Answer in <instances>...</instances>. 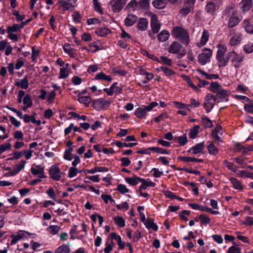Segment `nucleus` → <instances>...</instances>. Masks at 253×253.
Wrapping results in <instances>:
<instances>
[{
  "label": "nucleus",
  "instance_id": "f257e3e1",
  "mask_svg": "<svg viewBox=\"0 0 253 253\" xmlns=\"http://www.w3.org/2000/svg\"><path fill=\"white\" fill-rule=\"evenodd\" d=\"M217 50L216 52V58L218 61L219 67H225L229 62L228 55L230 53V51L228 52L226 55L227 51V46L223 44H218L217 45Z\"/></svg>",
  "mask_w": 253,
  "mask_h": 253
},
{
  "label": "nucleus",
  "instance_id": "f03ea898",
  "mask_svg": "<svg viewBox=\"0 0 253 253\" xmlns=\"http://www.w3.org/2000/svg\"><path fill=\"white\" fill-rule=\"evenodd\" d=\"M171 34L173 37L179 40L182 43L187 45L190 42L189 34L184 28L176 26L174 27L172 31Z\"/></svg>",
  "mask_w": 253,
  "mask_h": 253
},
{
  "label": "nucleus",
  "instance_id": "7ed1b4c3",
  "mask_svg": "<svg viewBox=\"0 0 253 253\" xmlns=\"http://www.w3.org/2000/svg\"><path fill=\"white\" fill-rule=\"evenodd\" d=\"M157 102H152L148 106L143 105L135 109L134 115L140 119L145 118L148 112L151 111L153 108L158 106Z\"/></svg>",
  "mask_w": 253,
  "mask_h": 253
},
{
  "label": "nucleus",
  "instance_id": "20e7f679",
  "mask_svg": "<svg viewBox=\"0 0 253 253\" xmlns=\"http://www.w3.org/2000/svg\"><path fill=\"white\" fill-rule=\"evenodd\" d=\"M212 55V50L209 48L205 47L198 56V62L201 65H205L210 62Z\"/></svg>",
  "mask_w": 253,
  "mask_h": 253
},
{
  "label": "nucleus",
  "instance_id": "39448f33",
  "mask_svg": "<svg viewBox=\"0 0 253 253\" xmlns=\"http://www.w3.org/2000/svg\"><path fill=\"white\" fill-rule=\"evenodd\" d=\"M229 61L230 60L232 66L236 69L239 68L244 60V56L243 54H238L234 51H230L228 55Z\"/></svg>",
  "mask_w": 253,
  "mask_h": 253
},
{
  "label": "nucleus",
  "instance_id": "423d86ee",
  "mask_svg": "<svg viewBox=\"0 0 253 253\" xmlns=\"http://www.w3.org/2000/svg\"><path fill=\"white\" fill-rule=\"evenodd\" d=\"M111 104V102L103 98H99L92 101L93 108L97 111L105 110L108 108Z\"/></svg>",
  "mask_w": 253,
  "mask_h": 253
},
{
  "label": "nucleus",
  "instance_id": "0eeeda50",
  "mask_svg": "<svg viewBox=\"0 0 253 253\" xmlns=\"http://www.w3.org/2000/svg\"><path fill=\"white\" fill-rule=\"evenodd\" d=\"M214 96L211 93H208L204 99L203 107L207 112H210L214 107L216 102Z\"/></svg>",
  "mask_w": 253,
  "mask_h": 253
},
{
  "label": "nucleus",
  "instance_id": "6e6552de",
  "mask_svg": "<svg viewBox=\"0 0 253 253\" xmlns=\"http://www.w3.org/2000/svg\"><path fill=\"white\" fill-rule=\"evenodd\" d=\"M49 177L55 181H59L64 174L55 165H52L49 169Z\"/></svg>",
  "mask_w": 253,
  "mask_h": 253
},
{
  "label": "nucleus",
  "instance_id": "1a4fd4ad",
  "mask_svg": "<svg viewBox=\"0 0 253 253\" xmlns=\"http://www.w3.org/2000/svg\"><path fill=\"white\" fill-rule=\"evenodd\" d=\"M30 235V233L28 232L19 230L16 234H12L10 236L11 240L10 242V245L12 246L16 244L18 242L23 240L25 238H27Z\"/></svg>",
  "mask_w": 253,
  "mask_h": 253
},
{
  "label": "nucleus",
  "instance_id": "9d476101",
  "mask_svg": "<svg viewBox=\"0 0 253 253\" xmlns=\"http://www.w3.org/2000/svg\"><path fill=\"white\" fill-rule=\"evenodd\" d=\"M196 0H184L182 7L179 12L183 16L187 15L194 8Z\"/></svg>",
  "mask_w": 253,
  "mask_h": 253
},
{
  "label": "nucleus",
  "instance_id": "9b49d317",
  "mask_svg": "<svg viewBox=\"0 0 253 253\" xmlns=\"http://www.w3.org/2000/svg\"><path fill=\"white\" fill-rule=\"evenodd\" d=\"M126 3V0H111L109 4L114 12L120 11Z\"/></svg>",
  "mask_w": 253,
  "mask_h": 253
},
{
  "label": "nucleus",
  "instance_id": "f8f14e48",
  "mask_svg": "<svg viewBox=\"0 0 253 253\" xmlns=\"http://www.w3.org/2000/svg\"><path fill=\"white\" fill-rule=\"evenodd\" d=\"M229 95L230 92L229 91L222 88L216 93L214 97L217 102H227L228 101Z\"/></svg>",
  "mask_w": 253,
  "mask_h": 253
},
{
  "label": "nucleus",
  "instance_id": "ddd939ff",
  "mask_svg": "<svg viewBox=\"0 0 253 253\" xmlns=\"http://www.w3.org/2000/svg\"><path fill=\"white\" fill-rule=\"evenodd\" d=\"M26 162L21 160L18 163L16 164L13 167V169L9 170V174L11 176H14L18 173L22 169H24Z\"/></svg>",
  "mask_w": 253,
  "mask_h": 253
},
{
  "label": "nucleus",
  "instance_id": "4468645a",
  "mask_svg": "<svg viewBox=\"0 0 253 253\" xmlns=\"http://www.w3.org/2000/svg\"><path fill=\"white\" fill-rule=\"evenodd\" d=\"M31 172L34 175L38 176L40 178L46 177L44 175V168L41 167L40 165H36L35 167H32Z\"/></svg>",
  "mask_w": 253,
  "mask_h": 253
},
{
  "label": "nucleus",
  "instance_id": "2eb2a0df",
  "mask_svg": "<svg viewBox=\"0 0 253 253\" xmlns=\"http://www.w3.org/2000/svg\"><path fill=\"white\" fill-rule=\"evenodd\" d=\"M151 26L154 34L157 33L160 29L161 25L156 15L153 14L151 18Z\"/></svg>",
  "mask_w": 253,
  "mask_h": 253
},
{
  "label": "nucleus",
  "instance_id": "dca6fc26",
  "mask_svg": "<svg viewBox=\"0 0 253 253\" xmlns=\"http://www.w3.org/2000/svg\"><path fill=\"white\" fill-rule=\"evenodd\" d=\"M209 32L206 30H204L200 40L196 43L197 46L199 47H202L206 45L209 39Z\"/></svg>",
  "mask_w": 253,
  "mask_h": 253
},
{
  "label": "nucleus",
  "instance_id": "f3484780",
  "mask_svg": "<svg viewBox=\"0 0 253 253\" xmlns=\"http://www.w3.org/2000/svg\"><path fill=\"white\" fill-rule=\"evenodd\" d=\"M216 0H210L205 6V10L207 13L211 15H213L216 7L215 1Z\"/></svg>",
  "mask_w": 253,
  "mask_h": 253
},
{
  "label": "nucleus",
  "instance_id": "a211bd4d",
  "mask_svg": "<svg viewBox=\"0 0 253 253\" xmlns=\"http://www.w3.org/2000/svg\"><path fill=\"white\" fill-rule=\"evenodd\" d=\"M204 142H200L196 144L195 146L189 149L188 150V152H192V154L193 155H198L202 153L204 149Z\"/></svg>",
  "mask_w": 253,
  "mask_h": 253
},
{
  "label": "nucleus",
  "instance_id": "6ab92c4d",
  "mask_svg": "<svg viewBox=\"0 0 253 253\" xmlns=\"http://www.w3.org/2000/svg\"><path fill=\"white\" fill-rule=\"evenodd\" d=\"M230 10L231 11V15L229 18L228 24V26L233 27L239 23L240 20L232 9H230Z\"/></svg>",
  "mask_w": 253,
  "mask_h": 253
},
{
  "label": "nucleus",
  "instance_id": "aec40b11",
  "mask_svg": "<svg viewBox=\"0 0 253 253\" xmlns=\"http://www.w3.org/2000/svg\"><path fill=\"white\" fill-rule=\"evenodd\" d=\"M61 8L64 11H72L74 8V5L71 2H68L66 0H60L58 1Z\"/></svg>",
  "mask_w": 253,
  "mask_h": 253
},
{
  "label": "nucleus",
  "instance_id": "412c9836",
  "mask_svg": "<svg viewBox=\"0 0 253 253\" xmlns=\"http://www.w3.org/2000/svg\"><path fill=\"white\" fill-rule=\"evenodd\" d=\"M239 5L242 11L245 12L249 11L252 7V0H242Z\"/></svg>",
  "mask_w": 253,
  "mask_h": 253
},
{
  "label": "nucleus",
  "instance_id": "4be33fe9",
  "mask_svg": "<svg viewBox=\"0 0 253 253\" xmlns=\"http://www.w3.org/2000/svg\"><path fill=\"white\" fill-rule=\"evenodd\" d=\"M94 80L111 82L113 80V79L111 76L107 75L104 72H100L96 74Z\"/></svg>",
  "mask_w": 253,
  "mask_h": 253
},
{
  "label": "nucleus",
  "instance_id": "5701e85b",
  "mask_svg": "<svg viewBox=\"0 0 253 253\" xmlns=\"http://www.w3.org/2000/svg\"><path fill=\"white\" fill-rule=\"evenodd\" d=\"M181 45L177 42H173L169 47L168 51L172 54H177L180 50Z\"/></svg>",
  "mask_w": 253,
  "mask_h": 253
},
{
  "label": "nucleus",
  "instance_id": "b1692460",
  "mask_svg": "<svg viewBox=\"0 0 253 253\" xmlns=\"http://www.w3.org/2000/svg\"><path fill=\"white\" fill-rule=\"evenodd\" d=\"M15 85L24 89H27L29 87V82L27 77H25L21 80H17V81L15 82Z\"/></svg>",
  "mask_w": 253,
  "mask_h": 253
},
{
  "label": "nucleus",
  "instance_id": "393cba45",
  "mask_svg": "<svg viewBox=\"0 0 253 253\" xmlns=\"http://www.w3.org/2000/svg\"><path fill=\"white\" fill-rule=\"evenodd\" d=\"M140 182L142 183L139 188V191H141L142 189H146L147 187H154L155 186L156 184L152 181H147L146 179L140 178Z\"/></svg>",
  "mask_w": 253,
  "mask_h": 253
},
{
  "label": "nucleus",
  "instance_id": "a878e982",
  "mask_svg": "<svg viewBox=\"0 0 253 253\" xmlns=\"http://www.w3.org/2000/svg\"><path fill=\"white\" fill-rule=\"evenodd\" d=\"M241 41V35L240 33L234 34L229 41V44L231 46H235L240 43Z\"/></svg>",
  "mask_w": 253,
  "mask_h": 253
},
{
  "label": "nucleus",
  "instance_id": "bb28decb",
  "mask_svg": "<svg viewBox=\"0 0 253 253\" xmlns=\"http://www.w3.org/2000/svg\"><path fill=\"white\" fill-rule=\"evenodd\" d=\"M63 50L65 53H67L72 58L75 57L77 55L75 50L68 43H66L64 45Z\"/></svg>",
  "mask_w": 253,
  "mask_h": 253
},
{
  "label": "nucleus",
  "instance_id": "cd10ccee",
  "mask_svg": "<svg viewBox=\"0 0 253 253\" xmlns=\"http://www.w3.org/2000/svg\"><path fill=\"white\" fill-rule=\"evenodd\" d=\"M148 21L146 18H140L137 23V26L139 30L145 31L147 29Z\"/></svg>",
  "mask_w": 253,
  "mask_h": 253
},
{
  "label": "nucleus",
  "instance_id": "c85d7f7f",
  "mask_svg": "<svg viewBox=\"0 0 253 253\" xmlns=\"http://www.w3.org/2000/svg\"><path fill=\"white\" fill-rule=\"evenodd\" d=\"M229 180L234 189L239 191H242L243 189V185L237 178L231 177Z\"/></svg>",
  "mask_w": 253,
  "mask_h": 253
},
{
  "label": "nucleus",
  "instance_id": "c756f323",
  "mask_svg": "<svg viewBox=\"0 0 253 253\" xmlns=\"http://www.w3.org/2000/svg\"><path fill=\"white\" fill-rule=\"evenodd\" d=\"M137 19V16L133 14H129L125 19V25L126 26H132Z\"/></svg>",
  "mask_w": 253,
  "mask_h": 253
},
{
  "label": "nucleus",
  "instance_id": "7c9ffc66",
  "mask_svg": "<svg viewBox=\"0 0 253 253\" xmlns=\"http://www.w3.org/2000/svg\"><path fill=\"white\" fill-rule=\"evenodd\" d=\"M153 5L156 8L163 9L164 8L167 4V0H154L152 2Z\"/></svg>",
  "mask_w": 253,
  "mask_h": 253
},
{
  "label": "nucleus",
  "instance_id": "2f4dec72",
  "mask_svg": "<svg viewBox=\"0 0 253 253\" xmlns=\"http://www.w3.org/2000/svg\"><path fill=\"white\" fill-rule=\"evenodd\" d=\"M113 220L115 224L119 227H124L126 225L125 219L121 216H114L113 217Z\"/></svg>",
  "mask_w": 253,
  "mask_h": 253
},
{
  "label": "nucleus",
  "instance_id": "473e14b6",
  "mask_svg": "<svg viewBox=\"0 0 253 253\" xmlns=\"http://www.w3.org/2000/svg\"><path fill=\"white\" fill-rule=\"evenodd\" d=\"M169 37V33L167 30H162L158 35V39L161 42H164Z\"/></svg>",
  "mask_w": 253,
  "mask_h": 253
},
{
  "label": "nucleus",
  "instance_id": "72a5a7b5",
  "mask_svg": "<svg viewBox=\"0 0 253 253\" xmlns=\"http://www.w3.org/2000/svg\"><path fill=\"white\" fill-rule=\"evenodd\" d=\"M243 26L245 31L249 33H253V23L248 20H245L243 23Z\"/></svg>",
  "mask_w": 253,
  "mask_h": 253
},
{
  "label": "nucleus",
  "instance_id": "f704fd0d",
  "mask_svg": "<svg viewBox=\"0 0 253 253\" xmlns=\"http://www.w3.org/2000/svg\"><path fill=\"white\" fill-rule=\"evenodd\" d=\"M140 177L137 176H134L132 177H126L125 178L126 182L132 186L137 185L140 182Z\"/></svg>",
  "mask_w": 253,
  "mask_h": 253
},
{
  "label": "nucleus",
  "instance_id": "c9c22d12",
  "mask_svg": "<svg viewBox=\"0 0 253 253\" xmlns=\"http://www.w3.org/2000/svg\"><path fill=\"white\" fill-rule=\"evenodd\" d=\"M207 149L210 155L216 156L218 153L217 148L212 142H210L209 144L207 146Z\"/></svg>",
  "mask_w": 253,
  "mask_h": 253
},
{
  "label": "nucleus",
  "instance_id": "e433bc0d",
  "mask_svg": "<svg viewBox=\"0 0 253 253\" xmlns=\"http://www.w3.org/2000/svg\"><path fill=\"white\" fill-rule=\"evenodd\" d=\"M70 251L69 245L64 244L58 247L55 253H69Z\"/></svg>",
  "mask_w": 253,
  "mask_h": 253
},
{
  "label": "nucleus",
  "instance_id": "4c0bfd02",
  "mask_svg": "<svg viewBox=\"0 0 253 253\" xmlns=\"http://www.w3.org/2000/svg\"><path fill=\"white\" fill-rule=\"evenodd\" d=\"M24 27V25L14 24L11 26H8L7 33H15L20 31Z\"/></svg>",
  "mask_w": 253,
  "mask_h": 253
},
{
  "label": "nucleus",
  "instance_id": "58836bf2",
  "mask_svg": "<svg viewBox=\"0 0 253 253\" xmlns=\"http://www.w3.org/2000/svg\"><path fill=\"white\" fill-rule=\"evenodd\" d=\"M95 33L100 37H105L110 33V30L106 27L97 29Z\"/></svg>",
  "mask_w": 253,
  "mask_h": 253
},
{
  "label": "nucleus",
  "instance_id": "ea45409f",
  "mask_svg": "<svg viewBox=\"0 0 253 253\" xmlns=\"http://www.w3.org/2000/svg\"><path fill=\"white\" fill-rule=\"evenodd\" d=\"M144 224L147 229H152L155 231H157L158 229V226L152 219H147V221Z\"/></svg>",
  "mask_w": 253,
  "mask_h": 253
},
{
  "label": "nucleus",
  "instance_id": "a19ab883",
  "mask_svg": "<svg viewBox=\"0 0 253 253\" xmlns=\"http://www.w3.org/2000/svg\"><path fill=\"white\" fill-rule=\"evenodd\" d=\"M78 100L82 104L88 106L91 102V98L89 96H79Z\"/></svg>",
  "mask_w": 253,
  "mask_h": 253
},
{
  "label": "nucleus",
  "instance_id": "79ce46f5",
  "mask_svg": "<svg viewBox=\"0 0 253 253\" xmlns=\"http://www.w3.org/2000/svg\"><path fill=\"white\" fill-rule=\"evenodd\" d=\"M222 89V88L217 83L212 82L211 84V85L210 86V90L213 93H217V92H219Z\"/></svg>",
  "mask_w": 253,
  "mask_h": 253
},
{
  "label": "nucleus",
  "instance_id": "37998d69",
  "mask_svg": "<svg viewBox=\"0 0 253 253\" xmlns=\"http://www.w3.org/2000/svg\"><path fill=\"white\" fill-rule=\"evenodd\" d=\"M60 230V227L58 225H50L47 228V231L51 235H54L57 234Z\"/></svg>",
  "mask_w": 253,
  "mask_h": 253
},
{
  "label": "nucleus",
  "instance_id": "c03bdc74",
  "mask_svg": "<svg viewBox=\"0 0 253 253\" xmlns=\"http://www.w3.org/2000/svg\"><path fill=\"white\" fill-rule=\"evenodd\" d=\"M160 69L167 76L171 77L175 74V73L174 71L167 67L161 66L160 67Z\"/></svg>",
  "mask_w": 253,
  "mask_h": 253
},
{
  "label": "nucleus",
  "instance_id": "a18cd8bd",
  "mask_svg": "<svg viewBox=\"0 0 253 253\" xmlns=\"http://www.w3.org/2000/svg\"><path fill=\"white\" fill-rule=\"evenodd\" d=\"M179 159L181 161H184V162H187V163L191 162H203V160L202 159H199L197 158L190 157L181 156V157H179Z\"/></svg>",
  "mask_w": 253,
  "mask_h": 253
},
{
  "label": "nucleus",
  "instance_id": "49530a36",
  "mask_svg": "<svg viewBox=\"0 0 253 253\" xmlns=\"http://www.w3.org/2000/svg\"><path fill=\"white\" fill-rule=\"evenodd\" d=\"M56 97V92L54 90H52L47 94L46 101L48 104H51L54 102Z\"/></svg>",
  "mask_w": 253,
  "mask_h": 253
},
{
  "label": "nucleus",
  "instance_id": "de8ad7c7",
  "mask_svg": "<svg viewBox=\"0 0 253 253\" xmlns=\"http://www.w3.org/2000/svg\"><path fill=\"white\" fill-rule=\"evenodd\" d=\"M116 190L122 194L129 192V190L126 187V185L123 184H119L116 188Z\"/></svg>",
  "mask_w": 253,
  "mask_h": 253
},
{
  "label": "nucleus",
  "instance_id": "09e8293b",
  "mask_svg": "<svg viewBox=\"0 0 253 253\" xmlns=\"http://www.w3.org/2000/svg\"><path fill=\"white\" fill-rule=\"evenodd\" d=\"M200 126H195L191 130L189 133L190 137L192 139L195 138L199 133Z\"/></svg>",
  "mask_w": 253,
  "mask_h": 253
},
{
  "label": "nucleus",
  "instance_id": "8fccbe9b",
  "mask_svg": "<svg viewBox=\"0 0 253 253\" xmlns=\"http://www.w3.org/2000/svg\"><path fill=\"white\" fill-rule=\"evenodd\" d=\"M69 76V70L67 68H61L60 69L59 79H65Z\"/></svg>",
  "mask_w": 253,
  "mask_h": 253
},
{
  "label": "nucleus",
  "instance_id": "3c124183",
  "mask_svg": "<svg viewBox=\"0 0 253 253\" xmlns=\"http://www.w3.org/2000/svg\"><path fill=\"white\" fill-rule=\"evenodd\" d=\"M243 50L246 53H251L253 52V42H249L244 45Z\"/></svg>",
  "mask_w": 253,
  "mask_h": 253
},
{
  "label": "nucleus",
  "instance_id": "603ef678",
  "mask_svg": "<svg viewBox=\"0 0 253 253\" xmlns=\"http://www.w3.org/2000/svg\"><path fill=\"white\" fill-rule=\"evenodd\" d=\"M78 169L76 167H70L68 172V177L72 178L76 176L78 174Z\"/></svg>",
  "mask_w": 253,
  "mask_h": 253
},
{
  "label": "nucleus",
  "instance_id": "864d4df0",
  "mask_svg": "<svg viewBox=\"0 0 253 253\" xmlns=\"http://www.w3.org/2000/svg\"><path fill=\"white\" fill-rule=\"evenodd\" d=\"M93 3L94 10L100 14H103V10L101 4L98 1V0H93Z\"/></svg>",
  "mask_w": 253,
  "mask_h": 253
},
{
  "label": "nucleus",
  "instance_id": "5fc2aeb1",
  "mask_svg": "<svg viewBox=\"0 0 253 253\" xmlns=\"http://www.w3.org/2000/svg\"><path fill=\"white\" fill-rule=\"evenodd\" d=\"M149 5V0H140L138 2V8L147 9Z\"/></svg>",
  "mask_w": 253,
  "mask_h": 253
},
{
  "label": "nucleus",
  "instance_id": "6e6d98bb",
  "mask_svg": "<svg viewBox=\"0 0 253 253\" xmlns=\"http://www.w3.org/2000/svg\"><path fill=\"white\" fill-rule=\"evenodd\" d=\"M149 149L160 154H169V153L166 149L160 148L158 147H149Z\"/></svg>",
  "mask_w": 253,
  "mask_h": 253
},
{
  "label": "nucleus",
  "instance_id": "4d7b16f0",
  "mask_svg": "<svg viewBox=\"0 0 253 253\" xmlns=\"http://www.w3.org/2000/svg\"><path fill=\"white\" fill-rule=\"evenodd\" d=\"M23 103L24 105H27V107H31L32 106V105L33 104V102H32V99L29 95L26 94L24 96V97L23 99Z\"/></svg>",
  "mask_w": 253,
  "mask_h": 253
},
{
  "label": "nucleus",
  "instance_id": "13d9d810",
  "mask_svg": "<svg viewBox=\"0 0 253 253\" xmlns=\"http://www.w3.org/2000/svg\"><path fill=\"white\" fill-rule=\"evenodd\" d=\"M169 115L167 112H164L156 117L154 120L156 122L159 123L169 118Z\"/></svg>",
  "mask_w": 253,
  "mask_h": 253
},
{
  "label": "nucleus",
  "instance_id": "bf43d9fd",
  "mask_svg": "<svg viewBox=\"0 0 253 253\" xmlns=\"http://www.w3.org/2000/svg\"><path fill=\"white\" fill-rule=\"evenodd\" d=\"M199 218L201 222L203 224H207L209 223L211 221L210 218L208 216L204 214H200Z\"/></svg>",
  "mask_w": 253,
  "mask_h": 253
},
{
  "label": "nucleus",
  "instance_id": "052dcab7",
  "mask_svg": "<svg viewBox=\"0 0 253 253\" xmlns=\"http://www.w3.org/2000/svg\"><path fill=\"white\" fill-rule=\"evenodd\" d=\"M13 137L17 140H23L24 134L21 130H16L13 133Z\"/></svg>",
  "mask_w": 253,
  "mask_h": 253
},
{
  "label": "nucleus",
  "instance_id": "680f3d73",
  "mask_svg": "<svg viewBox=\"0 0 253 253\" xmlns=\"http://www.w3.org/2000/svg\"><path fill=\"white\" fill-rule=\"evenodd\" d=\"M73 151V148H69L68 150H66L64 154V158L67 160L71 161L72 160V152Z\"/></svg>",
  "mask_w": 253,
  "mask_h": 253
},
{
  "label": "nucleus",
  "instance_id": "e2e57ef3",
  "mask_svg": "<svg viewBox=\"0 0 253 253\" xmlns=\"http://www.w3.org/2000/svg\"><path fill=\"white\" fill-rule=\"evenodd\" d=\"M32 60L34 62H36L40 54V51L39 49H36L34 47H32Z\"/></svg>",
  "mask_w": 253,
  "mask_h": 253
},
{
  "label": "nucleus",
  "instance_id": "0e129e2a",
  "mask_svg": "<svg viewBox=\"0 0 253 253\" xmlns=\"http://www.w3.org/2000/svg\"><path fill=\"white\" fill-rule=\"evenodd\" d=\"M224 164L228 168V169L233 172L236 171V168L232 163L229 162L227 160H225L224 161Z\"/></svg>",
  "mask_w": 253,
  "mask_h": 253
},
{
  "label": "nucleus",
  "instance_id": "69168bd1",
  "mask_svg": "<svg viewBox=\"0 0 253 253\" xmlns=\"http://www.w3.org/2000/svg\"><path fill=\"white\" fill-rule=\"evenodd\" d=\"M245 103L244 105L245 110L248 113H253V104L250 101V102Z\"/></svg>",
  "mask_w": 253,
  "mask_h": 253
},
{
  "label": "nucleus",
  "instance_id": "338daca9",
  "mask_svg": "<svg viewBox=\"0 0 253 253\" xmlns=\"http://www.w3.org/2000/svg\"><path fill=\"white\" fill-rule=\"evenodd\" d=\"M160 60L162 61L161 64H165L168 66L172 65V60L171 59L165 56H161Z\"/></svg>",
  "mask_w": 253,
  "mask_h": 253
},
{
  "label": "nucleus",
  "instance_id": "774afa93",
  "mask_svg": "<svg viewBox=\"0 0 253 253\" xmlns=\"http://www.w3.org/2000/svg\"><path fill=\"white\" fill-rule=\"evenodd\" d=\"M127 6L131 8L133 10H135L137 7L138 8V2L136 0H131L127 4Z\"/></svg>",
  "mask_w": 253,
  "mask_h": 253
}]
</instances>
